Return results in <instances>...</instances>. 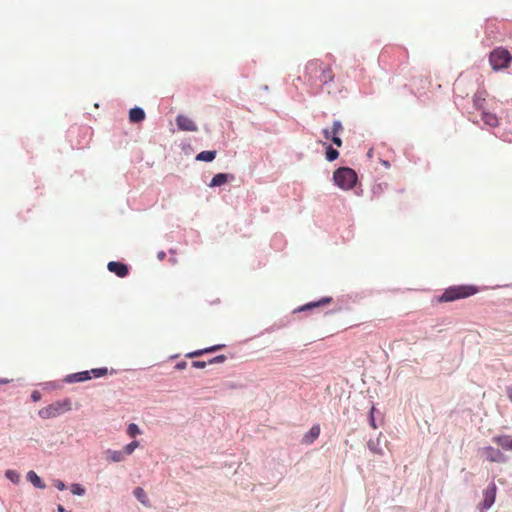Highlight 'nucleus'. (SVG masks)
Masks as SVG:
<instances>
[{"label": "nucleus", "mask_w": 512, "mask_h": 512, "mask_svg": "<svg viewBox=\"0 0 512 512\" xmlns=\"http://www.w3.org/2000/svg\"><path fill=\"white\" fill-rule=\"evenodd\" d=\"M333 181L340 189L350 190L357 182V175L353 169L341 167L334 172Z\"/></svg>", "instance_id": "1"}, {"label": "nucleus", "mask_w": 512, "mask_h": 512, "mask_svg": "<svg viewBox=\"0 0 512 512\" xmlns=\"http://www.w3.org/2000/svg\"><path fill=\"white\" fill-rule=\"evenodd\" d=\"M70 410L71 401L69 399H64L62 401H56L46 407L41 408L38 412V415L42 419H51Z\"/></svg>", "instance_id": "2"}, {"label": "nucleus", "mask_w": 512, "mask_h": 512, "mask_svg": "<svg viewBox=\"0 0 512 512\" xmlns=\"http://www.w3.org/2000/svg\"><path fill=\"white\" fill-rule=\"evenodd\" d=\"M477 292L473 286H454L445 290L439 297L441 302H450L464 297H468Z\"/></svg>", "instance_id": "3"}, {"label": "nucleus", "mask_w": 512, "mask_h": 512, "mask_svg": "<svg viewBox=\"0 0 512 512\" xmlns=\"http://www.w3.org/2000/svg\"><path fill=\"white\" fill-rule=\"evenodd\" d=\"M511 60L509 51L503 48L494 49L489 57V62L495 71L507 68Z\"/></svg>", "instance_id": "4"}, {"label": "nucleus", "mask_w": 512, "mask_h": 512, "mask_svg": "<svg viewBox=\"0 0 512 512\" xmlns=\"http://www.w3.org/2000/svg\"><path fill=\"white\" fill-rule=\"evenodd\" d=\"M482 456L485 457V459L490 462H506V456L499 449H496L491 446H487L482 449Z\"/></svg>", "instance_id": "5"}, {"label": "nucleus", "mask_w": 512, "mask_h": 512, "mask_svg": "<svg viewBox=\"0 0 512 512\" xmlns=\"http://www.w3.org/2000/svg\"><path fill=\"white\" fill-rule=\"evenodd\" d=\"M496 485L491 482L489 486L483 492V501L481 503L482 510H488L495 502L496 498Z\"/></svg>", "instance_id": "6"}, {"label": "nucleus", "mask_w": 512, "mask_h": 512, "mask_svg": "<svg viewBox=\"0 0 512 512\" xmlns=\"http://www.w3.org/2000/svg\"><path fill=\"white\" fill-rule=\"evenodd\" d=\"M175 121L178 129L181 131L196 132L198 130L196 123L188 116L179 114Z\"/></svg>", "instance_id": "7"}, {"label": "nucleus", "mask_w": 512, "mask_h": 512, "mask_svg": "<svg viewBox=\"0 0 512 512\" xmlns=\"http://www.w3.org/2000/svg\"><path fill=\"white\" fill-rule=\"evenodd\" d=\"M91 378H92L91 372L81 371V372L72 373V374L67 375L64 378V381L66 383H78V382L88 381Z\"/></svg>", "instance_id": "8"}, {"label": "nucleus", "mask_w": 512, "mask_h": 512, "mask_svg": "<svg viewBox=\"0 0 512 512\" xmlns=\"http://www.w3.org/2000/svg\"><path fill=\"white\" fill-rule=\"evenodd\" d=\"M108 270L118 277H125L128 274V267L120 262L111 261L108 263Z\"/></svg>", "instance_id": "9"}, {"label": "nucleus", "mask_w": 512, "mask_h": 512, "mask_svg": "<svg viewBox=\"0 0 512 512\" xmlns=\"http://www.w3.org/2000/svg\"><path fill=\"white\" fill-rule=\"evenodd\" d=\"M492 441L499 445L504 450L512 451V436L511 435H499L494 436Z\"/></svg>", "instance_id": "10"}, {"label": "nucleus", "mask_w": 512, "mask_h": 512, "mask_svg": "<svg viewBox=\"0 0 512 512\" xmlns=\"http://www.w3.org/2000/svg\"><path fill=\"white\" fill-rule=\"evenodd\" d=\"M234 178L233 175L227 173L216 174L209 183V187H218L226 184L229 180Z\"/></svg>", "instance_id": "11"}, {"label": "nucleus", "mask_w": 512, "mask_h": 512, "mask_svg": "<svg viewBox=\"0 0 512 512\" xmlns=\"http://www.w3.org/2000/svg\"><path fill=\"white\" fill-rule=\"evenodd\" d=\"M104 454H105L106 460L114 462V463L123 462L126 459L122 450L107 449L104 452Z\"/></svg>", "instance_id": "12"}, {"label": "nucleus", "mask_w": 512, "mask_h": 512, "mask_svg": "<svg viewBox=\"0 0 512 512\" xmlns=\"http://www.w3.org/2000/svg\"><path fill=\"white\" fill-rule=\"evenodd\" d=\"M320 435V426L313 425L310 430L304 435L303 443L311 444L313 443Z\"/></svg>", "instance_id": "13"}, {"label": "nucleus", "mask_w": 512, "mask_h": 512, "mask_svg": "<svg viewBox=\"0 0 512 512\" xmlns=\"http://www.w3.org/2000/svg\"><path fill=\"white\" fill-rule=\"evenodd\" d=\"M129 119L133 123H139L145 119V112L141 107H134L129 111Z\"/></svg>", "instance_id": "14"}, {"label": "nucleus", "mask_w": 512, "mask_h": 512, "mask_svg": "<svg viewBox=\"0 0 512 512\" xmlns=\"http://www.w3.org/2000/svg\"><path fill=\"white\" fill-rule=\"evenodd\" d=\"M27 480L36 488L44 489L46 487L43 480L34 471H29L26 475Z\"/></svg>", "instance_id": "15"}, {"label": "nucleus", "mask_w": 512, "mask_h": 512, "mask_svg": "<svg viewBox=\"0 0 512 512\" xmlns=\"http://www.w3.org/2000/svg\"><path fill=\"white\" fill-rule=\"evenodd\" d=\"M133 495L144 506H146V507L150 506V502H149L148 496H147V494H146V492L144 491L143 488L136 487L134 489V491H133Z\"/></svg>", "instance_id": "16"}, {"label": "nucleus", "mask_w": 512, "mask_h": 512, "mask_svg": "<svg viewBox=\"0 0 512 512\" xmlns=\"http://www.w3.org/2000/svg\"><path fill=\"white\" fill-rule=\"evenodd\" d=\"M216 157V151L214 150H205L197 154L196 160L197 161H204V162H211Z\"/></svg>", "instance_id": "17"}, {"label": "nucleus", "mask_w": 512, "mask_h": 512, "mask_svg": "<svg viewBox=\"0 0 512 512\" xmlns=\"http://www.w3.org/2000/svg\"><path fill=\"white\" fill-rule=\"evenodd\" d=\"M482 120L484 123L490 127H495L498 124V119L495 114L489 112L482 113Z\"/></svg>", "instance_id": "18"}, {"label": "nucleus", "mask_w": 512, "mask_h": 512, "mask_svg": "<svg viewBox=\"0 0 512 512\" xmlns=\"http://www.w3.org/2000/svg\"><path fill=\"white\" fill-rule=\"evenodd\" d=\"M368 448L374 454L383 455V450L380 447V439L379 438H377L376 440H369Z\"/></svg>", "instance_id": "19"}, {"label": "nucleus", "mask_w": 512, "mask_h": 512, "mask_svg": "<svg viewBox=\"0 0 512 512\" xmlns=\"http://www.w3.org/2000/svg\"><path fill=\"white\" fill-rule=\"evenodd\" d=\"M223 345H216V346H212V347H209V348H206V349H203V350H197V351H194V352H191L189 354H187V357H190V358H193V357H197V356H200L204 353H209V352H213V351H216L220 348H222Z\"/></svg>", "instance_id": "20"}, {"label": "nucleus", "mask_w": 512, "mask_h": 512, "mask_svg": "<svg viewBox=\"0 0 512 512\" xmlns=\"http://www.w3.org/2000/svg\"><path fill=\"white\" fill-rule=\"evenodd\" d=\"M333 77L334 76L332 74V71L329 68L325 67L321 69L320 81L323 84H327L328 82L332 81Z\"/></svg>", "instance_id": "21"}, {"label": "nucleus", "mask_w": 512, "mask_h": 512, "mask_svg": "<svg viewBox=\"0 0 512 512\" xmlns=\"http://www.w3.org/2000/svg\"><path fill=\"white\" fill-rule=\"evenodd\" d=\"M486 93L484 91H478L473 98V103L476 108H481L485 101Z\"/></svg>", "instance_id": "22"}, {"label": "nucleus", "mask_w": 512, "mask_h": 512, "mask_svg": "<svg viewBox=\"0 0 512 512\" xmlns=\"http://www.w3.org/2000/svg\"><path fill=\"white\" fill-rule=\"evenodd\" d=\"M138 447H139V442L137 440H134V441L126 444L123 447L122 451H123V453H124V455L126 457V456L131 455L135 451V449L138 448Z\"/></svg>", "instance_id": "23"}, {"label": "nucleus", "mask_w": 512, "mask_h": 512, "mask_svg": "<svg viewBox=\"0 0 512 512\" xmlns=\"http://www.w3.org/2000/svg\"><path fill=\"white\" fill-rule=\"evenodd\" d=\"M5 476L7 479H9L12 483L18 484L20 482V474L12 469H9L5 472Z\"/></svg>", "instance_id": "24"}, {"label": "nucleus", "mask_w": 512, "mask_h": 512, "mask_svg": "<svg viewBox=\"0 0 512 512\" xmlns=\"http://www.w3.org/2000/svg\"><path fill=\"white\" fill-rule=\"evenodd\" d=\"M330 301H331L330 297H324V298H322L321 300H319L317 302H311V303L305 305L304 307L301 308V310H306V309H311L313 307H318V306L327 304Z\"/></svg>", "instance_id": "25"}, {"label": "nucleus", "mask_w": 512, "mask_h": 512, "mask_svg": "<svg viewBox=\"0 0 512 512\" xmlns=\"http://www.w3.org/2000/svg\"><path fill=\"white\" fill-rule=\"evenodd\" d=\"M142 433L141 429L139 428V426L135 423H130L127 427V434L130 436V437H136L138 435H140Z\"/></svg>", "instance_id": "26"}, {"label": "nucleus", "mask_w": 512, "mask_h": 512, "mask_svg": "<svg viewBox=\"0 0 512 512\" xmlns=\"http://www.w3.org/2000/svg\"><path fill=\"white\" fill-rule=\"evenodd\" d=\"M338 156H339V152L336 149H334L332 146H327L326 159L329 162L336 160L338 158Z\"/></svg>", "instance_id": "27"}, {"label": "nucleus", "mask_w": 512, "mask_h": 512, "mask_svg": "<svg viewBox=\"0 0 512 512\" xmlns=\"http://www.w3.org/2000/svg\"><path fill=\"white\" fill-rule=\"evenodd\" d=\"M70 490L74 495L83 496L86 492L85 488L78 483H74L70 486Z\"/></svg>", "instance_id": "28"}, {"label": "nucleus", "mask_w": 512, "mask_h": 512, "mask_svg": "<svg viewBox=\"0 0 512 512\" xmlns=\"http://www.w3.org/2000/svg\"><path fill=\"white\" fill-rule=\"evenodd\" d=\"M89 372H91V376L95 378H100L107 374V368H95L90 370Z\"/></svg>", "instance_id": "29"}, {"label": "nucleus", "mask_w": 512, "mask_h": 512, "mask_svg": "<svg viewBox=\"0 0 512 512\" xmlns=\"http://www.w3.org/2000/svg\"><path fill=\"white\" fill-rule=\"evenodd\" d=\"M332 135H339L343 131V126L339 120H335L332 125Z\"/></svg>", "instance_id": "30"}, {"label": "nucleus", "mask_w": 512, "mask_h": 512, "mask_svg": "<svg viewBox=\"0 0 512 512\" xmlns=\"http://www.w3.org/2000/svg\"><path fill=\"white\" fill-rule=\"evenodd\" d=\"M53 485L60 491H63L66 489V485L63 481L59 480V479H55L53 480Z\"/></svg>", "instance_id": "31"}, {"label": "nucleus", "mask_w": 512, "mask_h": 512, "mask_svg": "<svg viewBox=\"0 0 512 512\" xmlns=\"http://www.w3.org/2000/svg\"><path fill=\"white\" fill-rule=\"evenodd\" d=\"M226 359V357L224 355H218L214 358H212L210 361H209V364H214V363H222L224 362Z\"/></svg>", "instance_id": "32"}, {"label": "nucleus", "mask_w": 512, "mask_h": 512, "mask_svg": "<svg viewBox=\"0 0 512 512\" xmlns=\"http://www.w3.org/2000/svg\"><path fill=\"white\" fill-rule=\"evenodd\" d=\"M374 411H375V407L373 406L370 410L369 422H370V425L375 429L377 426L375 423Z\"/></svg>", "instance_id": "33"}, {"label": "nucleus", "mask_w": 512, "mask_h": 512, "mask_svg": "<svg viewBox=\"0 0 512 512\" xmlns=\"http://www.w3.org/2000/svg\"><path fill=\"white\" fill-rule=\"evenodd\" d=\"M192 366L197 369H203L207 366V362L205 361H193Z\"/></svg>", "instance_id": "34"}, {"label": "nucleus", "mask_w": 512, "mask_h": 512, "mask_svg": "<svg viewBox=\"0 0 512 512\" xmlns=\"http://www.w3.org/2000/svg\"><path fill=\"white\" fill-rule=\"evenodd\" d=\"M331 141L337 146V147H341L342 145V140L341 138L338 136V135H332L331 137Z\"/></svg>", "instance_id": "35"}, {"label": "nucleus", "mask_w": 512, "mask_h": 512, "mask_svg": "<svg viewBox=\"0 0 512 512\" xmlns=\"http://www.w3.org/2000/svg\"><path fill=\"white\" fill-rule=\"evenodd\" d=\"M322 134H323V136H324V138L326 140H331V137H332V131L331 130L325 128V129L322 130Z\"/></svg>", "instance_id": "36"}, {"label": "nucleus", "mask_w": 512, "mask_h": 512, "mask_svg": "<svg viewBox=\"0 0 512 512\" xmlns=\"http://www.w3.org/2000/svg\"><path fill=\"white\" fill-rule=\"evenodd\" d=\"M40 393L38 391H33L32 394H31V398L33 401H38L40 400Z\"/></svg>", "instance_id": "37"}, {"label": "nucleus", "mask_w": 512, "mask_h": 512, "mask_svg": "<svg viewBox=\"0 0 512 512\" xmlns=\"http://www.w3.org/2000/svg\"><path fill=\"white\" fill-rule=\"evenodd\" d=\"M186 365H187V363H186V362H184V361H182V362L177 363L175 367H176V369H178V370H182V369H185V368H186Z\"/></svg>", "instance_id": "38"}, {"label": "nucleus", "mask_w": 512, "mask_h": 512, "mask_svg": "<svg viewBox=\"0 0 512 512\" xmlns=\"http://www.w3.org/2000/svg\"><path fill=\"white\" fill-rule=\"evenodd\" d=\"M506 394H507L508 399L512 402V386H508L506 388Z\"/></svg>", "instance_id": "39"}, {"label": "nucleus", "mask_w": 512, "mask_h": 512, "mask_svg": "<svg viewBox=\"0 0 512 512\" xmlns=\"http://www.w3.org/2000/svg\"><path fill=\"white\" fill-rule=\"evenodd\" d=\"M165 256H166V254H165V252H164V251H160V252H158V254H157V258H158L160 261H162V260L165 258Z\"/></svg>", "instance_id": "40"}, {"label": "nucleus", "mask_w": 512, "mask_h": 512, "mask_svg": "<svg viewBox=\"0 0 512 512\" xmlns=\"http://www.w3.org/2000/svg\"><path fill=\"white\" fill-rule=\"evenodd\" d=\"M8 382H9L8 379L0 378V384H6Z\"/></svg>", "instance_id": "41"}, {"label": "nucleus", "mask_w": 512, "mask_h": 512, "mask_svg": "<svg viewBox=\"0 0 512 512\" xmlns=\"http://www.w3.org/2000/svg\"><path fill=\"white\" fill-rule=\"evenodd\" d=\"M58 512H65V509L63 506L59 505L57 508Z\"/></svg>", "instance_id": "42"}, {"label": "nucleus", "mask_w": 512, "mask_h": 512, "mask_svg": "<svg viewBox=\"0 0 512 512\" xmlns=\"http://www.w3.org/2000/svg\"><path fill=\"white\" fill-rule=\"evenodd\" d=\"M314 65H316V63H310L308 66H307V69H310L311 67H313Z\"/></svg>", "instance_id": "43"}]
</instances>
